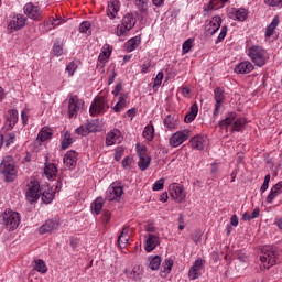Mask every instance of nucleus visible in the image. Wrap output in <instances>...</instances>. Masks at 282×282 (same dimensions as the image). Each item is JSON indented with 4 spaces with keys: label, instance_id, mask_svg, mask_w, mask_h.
I'll return each instance as SVG.
<instances>
[{
    "label": "nucleus",
    "instance_id": "nucleus-1",
    "mask_svg": "<svg viewBox=\"0 0 282 282\" xmlns=\"http://www.w3.org/2000/svg\"><path fill=\"white\" fill-rule=\"evenodd\" d=\"M0 224L6 226L9 232H13V230H17L21 224V215L12 209H6L0 215Z\"/></svg>",
    "mask_w": 282,
    "mask_h": 282
},
{
    "label": "nucleus",
    "instance_id": "nucleus-2",
    "mask_svg": "<svg viewBox=\"0 0 282 282\" xmlns=\"http://www.w3.org/2000/svg\"><path fill=\"white\" fill-rule=\"evenodd\" d=\"M276 248L274 246H264L261 249L260 261L265 270H270L272 265H276Z\"/></svg>",
    "mask_w": 282,
    "mask_h": 282
},
{
    "label": "nucleus",
    "instance_id": "nucleus-3",
    "mask_svg": "<svg viewBox=\"0 0 282 282\" xmlns=\"http://www.w3.org/2000/svg\"><path fill=\"white\" fill-rule=\"evenodd\" d=\"M230 124H234L231 127V131H241L243 127L246 126V119L245 118H238L237 119V112H229L225 119H223L219 122L220 129H228Z\"/></svg>",
    "mask_w": 282,
    "mask_h": 282
},
{
    "label": "nucleus",
    "instance_id": "nucleus-4",
    "mask_svg": "<svg viewBox=\"0 0 282 282\" xmlns=\"http://www.w3.org/2000/svg\"><path fill=\"white\" fill-rule=\"evenodd\" d=\"M135 23L137 20L133 13H127L123 15L121 24L117 26L115 34L117 36H127V34H129V32L135 28Z\"/></svg>",
    "mask_w": 282,
    "mask_h": 282
},
{
    "label": "nucleus",
    "instance_id": "nucleus-5",
    "mask_svg": "<svg viewBox=\"0 0 282 282\" xmlns=\"http://www.w3.org/2000/svg\"><path fill=\"white\" fill-rule=\"evenodd\" d=\"M0 173L6 175V182H14L17 169L14 167V159L12 156H4L0 163Z\"/></svg>",
    "mask_w": 282,
    "mask_h": 282
},
{
    "label": "nucleus",
    "instance_id": "nucleus-6",
    "mask_svg": "<svg viewBox=\"0 0 282 282\" xmlns=\"http://www.w3.org/2000/svg\"><path fill=\"white\" fill-rule=\"evenodd\" d=\"M248 56L257 67H263L268 62V58L265 57V50L259 45L251 46L248 50Z\"/></svg>",
    "mask_w": 282,
    "mask_h": 282
},
{
    "label": "nucleus",
    "instance_id": "nucleus-7",
    "mask_svg": "<svg viewBox=\"0 0 282 282\" xmlns=\"http://www.w3.org/2000/svg\"><path fill=\"white\" fill-rule=\"evenodd\" d=\"M25 198L30 204H36L41 199V183L39 181L30 182Z\"/></svg>",
    "mask_w": 282,
    "mask_h": 282
},
{
    "label": "nucleus",
    "instance_id": "nucleus-8",
    "mask_svg": "<svg viewBox=\"0 0 282 282\" xmlns=\"http://www.w3.org/2000/svg\"><path fill=\"white\" fill-rule=\"evenodd\" d=\"M137 153L139 155L138 166L140 171H147L151 164V156L147 154V145L140 147V143H137Z\"/></svg>",
    "mask_w": 282,
    "mask_h": 282
},
{
    "label": "nucleus",
    "instance_id": "nucleus-9",
    "mask_svg": "<svg viewBox=\"0 0 282 282\" xmlns=\"http://www.w3.org/2000/svg\"><path fill=\"white\" fill-rule=\"evenodd\" d=\"M109 109V105H107V99L105 97H97L90 105V116H100V113H105Z\"/></svg>",
    "mask_w": 282,
    "mask_h": 282
},
{
    "label": "nucleus",
    "instance_id": "nucleus-10",
    "mask_svg": "<svg viewBox=\"0 0 282 282\" xmlns=\"http://www.w3.org/2000/svg\"><path fill=\"white\" fill-rule=\"evenodd\" d=\"M123 193L124 191L120 184L112 183L106 192V199L108 202H120V197H122Z\"/></svg>",
    "mask_w": 282,
    "mask_h": 282
},
{
    "label": "nucleus",
    "instance_id": "nucleus-11",
    "mask_svg": "<svg viewBox=\"0 0 282 282\" xmlns=\"http://www.w3.org/2000/svg\"><path fill=\"white\" fill-rule=\"evenodd\" d=\"M170 193L174 202H177V204H182V202L186 199V191H184V186L177 183H173L170 186Z\"/></svg>",
    "mask_w": 282,
    "mask_h": 282
},
{
    "label": "nucleus",
    "instance_id": "nucleus-12",
    "mask_svg": "<svg viewBox=\"0 0 282 282\" xmlns=\"http://www.w3.org/2000/svg\"><path fill=\"white\" fill-rule=\"evenodd\" d=\"M58 228H61V219L52 218V219L46 220L39 228V232H40V235H45L47 232H55V230H57Z\"/></svg>",
    "mask_w": 282,
    "mask_h": 282
},
{
    "label": "nucleus",
    "instance_id": "nucleus-13",
    "mask_svg": "<svg viewBox=\"0 0 282 282\" xmlns=\"http://www.w3.org/2000/svg\"><path fill=\"white\" fill-rule=\"evenodd\" d=\"M189 133L191 132L188 130H183V131L175 132L170 138V147L177 148L181 144H184V142H186V140H188Z\"/></svg>",
    "mask_w": 282,
    "mask_h": 282
},
{
    "label": "nucleus",
    "instance_id": "nucleus-14",
    "mask_svg": "<svg viewBox=\"0 0 282 282\" xmlns=\"http://www.w3.org/2000/svg\"><path fill=\"white\" fill-rule=\"evenodd\" d=\"M202 270H204V260L198 258L189 269L188 276L191 281L199 279L202 276Z\"/></svg>",
    "mask_w": 282,
    "mask_h": 282
},
{
    "label": "nucleus",
    "instance_id": "nucleus-15",
    "mask_svg": "<svg viewBox=\"0 0 282 282\" xmlns=\"http://www.w3.org/2000/svg\"><path fill=\"white\" fill-rule=\"evenodd\" d=\"M22 28H25V17H23V14L13 17L12 21L9 22L10 32H17Z\"/></svg>",
    "mask_w": 282,
    "mask_h": 282
},
{
    "label": "nucleus",
    "instance_id": "nucleus-16",
    "mask_svg": "<svg viewBox=\"0 0 282 282\" xmlns=\"http://www.w3.org/2000/svg\"><path fill=\"white\" fill-rule=\"evenodd\" d=\"M24 13L29 19H33V21H41V11H39V7H34L32 3L24 6Z\"/></svg>",
    "mask_w": 282,
    "mask_h": 282
},
{
    "label": "nucleus",
    "instance_id": "nucleus-17",
    "mask_svg": "<svg viewBox=\"0 0 282 282\" xmlns=\"http://www.w3.org/2000/svg\"><path fill=\"white\" fill-rule=\"evenodd\" d=\"M279 195H282V181L278 182L271 187L269 195L267 196V204H272Z\"/></svg>",
    "mask_w": 282,
    "mask_h": 282
},
{
    "label": "nucleus",
    "instance_id": "nucleus-18",
    "mask_svg": "<svg viewBox=\"0 0 282 282\" xmlns=\"http://www.w3.org/2000/svg\"><path fill=\"white\" fill-rule=\"evenodd\" d=\"M77 162H78V153H76V151H68V152L64 155V164H65L68 169H75Z\"/></svg>",
    "mask_w": 282,
    "mask_h": 282
},
{
    "label": "nucleus",
    "instance_id": "nucleus-19",
    "mask_svg": "<svg viewBox=\"0 0 282 282\" xmlns=\"http://www.w3.org/2000/svg\"><path fill=\"white\" fill-rule=\"evenodd\" d=\"M68 116L69 118H76L78 116V96L73 95L68 99Z\"/></svg>",
    "mask_w": 282,
    "mask_h": 282
},
{
    "label": "nucleus",
    "instance_id": "nucleus-20",
    "mask_svg": "<svg viewBox=\"0 0 282 282\" xmlns=\"http://www.w3.org/2000/svg\"><path fill=\"white\" fill-rule=\"evenodd\" d=\"M158 246H160V237L153 234L148 235V239L145 241V252H153Z\"/></svg>",
    "mask_w": 282,
    "mask_h": 282
},
{
    "label": "nucleus",
    "instance_id": "nucleus-21",
    "mask_svg": "<svg viewBox=\"0 0 282 282\" xmlns=\"http://www.w3.org/2000/svg\"><path fill=\"white\" fill-rule=\"evenodd\" d=\"M250 72H254V65H252L249 61L241 62L235 67L236 74H250Z\"/></svg>",
    "mask_w": 282,
    "mask_h": 282
},
{
    "label": "nucleus",
    "instance_id": "nucleus-22",
    "mask_svg": "<svg viewBox=\"0 0 282 282\" xmlns=\"http://www.w3.org/2000/svg\"><path fill=\"white\" fill-rule=\"evenodd\" d=\"M121 132L118 129H113L106 137L107 147H113V144H119Z\"/></svg>",
    "mask_w": 282,
    "mask_h": 282
},
{
    "label": "nucleus",
    "instance_id": "nucleus-23",
    "mask_svg": "<svg viewBox=\"0 0 282 282\" xmlns=\"http://www.w3.org/2000/svg\"><path fill=\"white\" fill-rule=\"evenodd\" d=\"M221 28V17L216 15L213 17L209 24L206 26V32H209V34H216V32Z\"/></svg>",
    "mask_w": 282,
    "mask_h": 282
},
{
    "label": "nucleus",
    "instance_id": "nucleus-24",
    "mask_svg": "<svg viewBox=\"0 0 282 282\" xmlns=\"http://www.w3.org/2000/svg\"><path fill=\"white\" fill-rule=\"evenodd\" d=\"M119 11H120V1L112 0L108 2L107 17H109V19H116Z\"/></svg>",
    "mask_w": 282,
    "mask_h": 282
},
{
    "label": "nucleus",
    "instance_id": "nucleus-25",
    "mask_svg": "<svg viewBox=\"0 0 282 282\" xmlns=\"http://www.w3.org/2000/svg\"><path fill=\"white\" fill-rule=\"evenodd\" d=\"M54 197H56V192L52 187H45L42 193V202L44 204H52L54 202Z\"/></svg>",
    "mask_w": 282,
    "mask_h": 282
},
{
    "label": "nucleus",
    "instance_id": "nucleus-26",
    "mask_svg": "<svg viewBox=\"0 0 282 282\" xmlns=\"http://www.w3.org/2000/svg\"><path fill=\"white\" fill-rule=\"evenodd\" d=\"M52 135H54L52 129L50 127H43L37 134V140L40 142H46V140H52Z\"/></svg>",
    "mask_w": 282,
    "mask_h": 282
},
{
    "label": "nucleus",
    "instance_id": "nucleus-27",
    "mask_svg": "<svg viewBox=\"0 0 282 282\" xmlns=\"http://www.w3.org/2000/svg\"><path fill=\"white\" fill-rule=\"evenodd\" d=\"M191 147L192 149H196V151H203L204 149V142H206V139L202 135H196L191 139Z\"/></svg>",
    "mask_w": 282,
    "mask_h": 282
},
{
    "label": "nucleus",
    "instance_id": "nucleus-28",
    "mask_svg": "<svg viewBox=\"0 0 282 282\" xmlns=\"http://www.w3.org/2000/svg\"><path fill=\"white\" fill-rule=\"evenodd\" d=\"M140 43H142V40L140 39V36H134L126 43L124 47L127 52H133L138 50V46L140 45Z\"/></svg>",
    "mask_w": 282,
    "mask_h": 282
},
{
    "label": "nucleus",
    "instance_id": "nucleus-29",
    "mask_svg": "<svg viewBox=\"0 0 282 282\" xmlns=\"http://www.w3.org/2000/svg\"><path fill=\"white\" fill-rule=\"evenodd\" d=\"M142 276H144V269L140 264H137L133 267L130 279H133V281H142Z\"/></svg>",
    "mask_w": 282,
    "mask_h": 282
},
{
    "label": "nucleus",
    "instance_id": "nucleus-30",
    "mask_svg": "<svg viewBox=\"0 0 282 282\" xmlns=\"http://www.w3.org/2000/svg\"><path fill=\"white\" fill-rule=\"evenodd\" d=\"M197 113H199V107L197 106V104H193L191 106V111L185 116V122L187 124H191V122H193V120L197 118Z\"/></svg>",
    "mask_w": 282,
    "mask_h": 282
},
{
    "label": "nucleus",
    "instance_id": "nucleus-31",
    "mask_svg": "<svg viewBox=\"0 0 282 282\" xmlns=\"http://www.w3.org/2000/svg\"><path fill=\"white\" fill-rule=\"evenodd\" d=\"M162 265V258L160 256H152L148 258V267L150 270H159Z\"/></svg>",
    "mask_w": 282,
    "mask_h": 282
},
{
    "label": "nucleus",
    "instance_id": "nucleus-32",
    "mask_svg": "<svg viewBox=\"0 0 282 282\" xmlns=\"http://www.w3.org/2000/svg\"><path fill=\"white\" fill-rule=\"evenodd\" d=\"M279 28V15H275L272 22L265 29V37L270 39L274 34V31Z\"/></svg>",
    "mask_w": 282,
    "mask_h": 282
},
{
    "label": "nucleus",
    "instance_id": "nucleus-33",
    "mask_svg": "<svg viewBox=\"0 0 282 282\" xmlns=\"http://www.w3.org/2000/svg\"><path fill=\"white\" fill-rule=\"evenodd\" d=\"M163 124L170 131H173V129H177V119H175V117L172 115H167L163 120Z\"/></svg>",
    "mask_w": 282,
    "mask_h": 282
},
{
    "label": "nucleus",
    "instance_id": "nucleus-34",
    "mask_svg": "<svg viewBox=\"0 0 282 282\" xmlns=\"http://www.w3.org/2000/svg\"><path fill=\"white\" fill-rule=\"evenodd\" d=\"M58 169L54 163L45 164L44 175H46L47 180H52V177L56 176Z\"/></svg>",
    "mask_w": 282,
    "mask_h": 282
},
{
    "label": "nucleus",
    "instance_id": "nucleus-35",
    "mask_svg": "<svg viewBox=\"0 0 282 282\" xmlns=\"http://www.w3.org/2000/svg\"><path fill=\"white\" fill-rule=\"evenodd\" d=\"M173 259L167 258L161 265V272L163 273L162 276H166V274H171V270L173 269Z\"/></svg>",
    "mask_w": 282,
    "mask_h": 282
},
{
    "label": "nucleus",
    "instance_id": "nucleus-36",
    "mask_svg": "<svg viewBox=\"0 0 282 282\" xmlns=\"http://www.w3.org/2000/svg\"><path fill=\"white\" fill-rule=\"evenodd\" d=\"M7 121L12 129V127H14L17 122H19V111H17L15 109L9 110L7 115Z\"/></svg>",
    "mask_w": 282,
    "mask_h": 282
},
{
    "label": "nucleus",
    "instance_id": "nucleus-37",
    "mask_svg": "<svg viewBox=\"0 0 282 282\" xmlns=\"http://www.w3.org/2000/svg\"><path fill=\"white\" fill-rule=\"evenodd\" d=\"M127 94H121L119 96V101L115 105L113 110L116 111V113H120V111L122 109H124V107H127Z\"/></svg>",
    "mask_w": 282,
    "mask_h": 282
},
{
    "label": "nucleus",
    "instance_id": "nucleus-38",
    "mask_svg": "<svg viewBox=\"0 0 282 282\" xmlns=\"http://www.w3.org/2000/svg\"><path fill=\"white\" fill-rule=\"evenodd\" d=\"M111 46L109 44L104 45V47L101 48V53L99 54V61L102 63V61H107V58H109V56H111Z\"/></svg>",
    "mask_w": 282,
    "mask_h": 282
},
{
    "label": "nucleus",
    "instance_id": "nucleus-39",
    "mask_svg": "<svg viewBox=\"0 0 282 282\" xmlns=\"http://www.w3.org/2000/svg\"><path fill=\"white\" fill-rule=\"evenodd\" d=\"M154 135H155V129L153 128V126H147L143 130V138H145V140L151 142Z\"/></svg>",
    "mask_w": 282,
    "mask_h": 282
},
{
    "label": "nucleus",
    "instance_id": "nucleus-40",
    "mask_svg": "<svg viewBox=\"0 0 282 282\" xmlns=\"http://www.w3.org/2000/svg\"><path fill=\"white\" fill-rule=\"evenodd\" d=\"M134 3L141 14L147 13V10H149V0H134Z\"/></svg>",
    "mask_w": 282,
    "mask_h": 282
},
{
    "label": "nucleus",
    "instance_id": "nucleus-41",
    "mask_svg": "<svg viewBox=\"0 0 282 282\" xmlns=\"http://www.w3.org/2000/svg\"><path fill=\"white\" fill-rule=\"evenodd\" d=\"M34 270L41 274H45L47 272V265L45 264V261L41 259L35 260Z\"/></svg>",
    "mask_w": 282,
    "mask_h": 282
},
{
    "label": "nucleus",
    "instance_id": "nucleus-42",
    "mask_svg": "<svg viewBox=\"0 0 282 282\" xmlns=\"http://www.w3.org/2000/svg\"><path fill=\"white\" fill-rule=\"evenodd\" d=\"M91 210L95 215H100L102 212V198L98 197L91 205Z\"/></svg>",
    "mask_w": 282,
    "mask_h": 282
},
{
    "label": "nucleus",
    "instance_id": "nucleus-43",
    "mask_svg": "<svg viewBox=\"0 0 282 282\" xmlns=\"http://www.w3.org/2000/svg\"><path fill=\"white\" fill-rule=\"evenodd\" d=\"M237 21H246L248 19V11L246 9H238L235 12Z\"/></svg>",
    "mask_w": 282,
    "mask_h": 282
},
{
    "label": "nucleus",
    "instance_id": "nucleus-44",
    "mask_svg": "<svg viewBox=\"0 0 282 282\" xmlns=\"http://www.w3.org/2000/svg\"><path fill=\"white\" fill-rule=\"evenodd\" d=\"M15 140H17V134H14V132H10L7 134V137H3V142L6 147H10V144H14Z\"/></svg>",
    "mask_w": 282,
    "mask_h": 282
},
{
    "label": "nucleus",
    "instance_id": "nucleus-45",
    "mask_svg": "<svg viewBox=\"0 0 282 282\" xmlns=\"http://www.w3.org/2000/svg\"><path fill=\"white\" fill-rule=\"evenodd\" d=\"M73 142L74 140L70 137H67V134H65V139L61 142V149H63V151H65V149H69Z\"/></svg>",
    "mask_w": 282,
    "mask_h": 282
},
{
    "label": "nucleus",
    "instance_id": "nucleus-46",
    "mask_svg": "<svg viewBox=\"0 0 282 282\" xmlns=\"http://www.w3.org/2000/svg\"><path fill=\"white\" fill-rule=\"evenodd\" d=\"M214 98L216 102H224V91L221 90L220 87L214 90Z\"/></svg>",
    "mask_w": 282,
    "mask_h": 282
},
{
    "label": "nucleus",
    "instance_id": "nucleus-47",
    "mask_svg": "<svg viewBox=\"0 0 282 282\" xmlns=\"http://www.w3.org/2000/svg\"><path fill=\"white\" fill-rule=\"evenodd\" d=\"M78 69V64L76 62H70L67 66H66V72H68L69 76H74L75 72Z\"/></svg>",
    "mask_w": 282,
    "mask_h": 282
},
{
    "label": "nucleus",
    "instance_id": "nucleus-48",
    "mask_svg": "<svg viewBox=\"0 0 282 282\" xmlns=\"http://www.w3.org/2000/svg\"><path fill=\"white\" fill-rule=\"evenodd\" d=\"M75 133H77V135H83V137L89 135V128L87 127V124L80 126L75 130Z\"/></svg>",
    "mask_w": 282,
    "mask_h": 282
},
{
    "label": "nucleus",
    "instance_id": "nucleus-49",
    "mask_svg": "<svg viewBox=\"0 0 282 282\" xmlns=\"http://www.w3.org/2000/svg\"><path fill=\"white\" fill-rule=\"evenodd\" d=\"M192 47H193V39H187L183 43V54H188Z\"/></svg>",
    "mask_w": 282,
    "mask_h": 282
},
{
    "label": "nucleus",
    "instance_id": "nucleus-50",
    "mask_svg": "<svg viewBox=\"0 0 282 282\" xmlns=\"http://www.w3.org/2000/svg\"><path fill=\"white\" fill-rule=\"evenodd\" d=\"M53 53L55 56H63V44H61L58 41L53 46Z\"/></svg>",
    "mask_w": 282,
    "mask_h": 282
},
{
    "label": "nucleus",
    "instance_id": "nucleus-51",
    "mask_svg": "<svg viewBox=\"0 0 282 282\" xmlns=\"http://www.w3.org/2000/svg\"><path fill=\"white\" fill-rule=\"evenodd\" d=\"M117 243L119 246V248H127V243H129V237L127 236H119Z\"/></svg>",
    "mask_w": 282,
    "mask_h": 282
},
{
    "label": "nucleus",
    "instance_id": "nucleus-52",
    "mask_svg": "<svg viewBox=\"0 0 282 282\" xmlns=\"http://www.w3.org/2000/svg\"><path fill=\"white\" fill-rule=\"evenodd\" d=\"M226 34H228V26L224 25V26H221L220 33L216 40V44L221 43V41H224V39H226Z\"/></svg>",
    "mask_w": 282,
    "mask_h": 282
},
{
    "label": "nucleus",
    "instance_id": "nucleus-53",
    "mask_svg": "<svg viewBox=\"0 0 282 282\" xmlns=\"http://www.w3.org/2000/svg\"><path fill=\"white\" fill-rule=\"evenodd\" d=\"M122 155H124V148L118 147L115 150V160H116V162H120V160H122Z\"/></svg>",
    "mask_w": 282,
    "mask_h": 282
},
{
    "label": "nucleus",
    "instance_id": "nucleus-54",
    "mask_svg": "<svg viewBox=\"0 0 282 282\" xmlns=\"http://www.w3.org/2000/svg\"><path fill=\"white\" fill-rule=\"evenodd\" d=\"M202 235L204 234L199 229L195 230L192 234V240L194 241V243H199V241H202Z\"/></svg>",
    "mask_w": 282,
    "mask_h": 282
},
{
    "label": "nucleus",
    "instance_id": "nucleus-55",
    "mask_svg": "<svg viewBox=\"0 0 282 282\" xmlns=\"http://www.w3.org/2000/svg\"><path fill=\"white\" fill-rule=\"evenodd\" d=\"M91 28V23L89 21H84L79 25V32L82 34H86V32Z\"/></svg>",
    "mask_w": 282,
    "mask_h": 282
},
{
    "label": "nucleus",
    "instance_id": "nucleus-56",
    "mask_svg": "<svg viewBox=\"0 0 282 282\" xmlns=\"http://www.w3.org/2000/svg\"><path fill=\"white\" fill-rule=\"evenodd\" d=\"M164 78V73L160 72L158 73L156 77L154 78V84H153V89H155V87H160V85H162V80Z\"/></svg>",
    "mask_w": 282,
    "mask_h": 282
},
{
    "label": "nucleus",
    "instance_id": "nucleus-57",
    "mask_svg": "<svg viewBox=\"0 0 282 282\" xmlns=\"http://www.w3.org/2000/svg\"><path fill=\"white\" fill-rule=\"evenodd\" d=\"M163 188H164V178H160L152 186V191H163Z\"/></svg>",
    "mask_w": 282,
    "mask_h": 282
},
{
    "label": "nucleus",
    "instance_id": "nucleus-58",
    "mask_svg": "<svg viewBox=\"0 0 282 282\" xmlns=\"http://www.w3.org/2000/svg\"><path fill=\"white\" fill-rule=\"evenodd\" d=\"M86 126L88 127L89 133H96V131H98V123H96V121L86 123Z\"/></svg>",
    "mask_w": 282,
    "mask_h": 282
},
{
    "label": "nucleus",
    "instance_id": "nucleus-59",
    "mask_svg": "<svg viewBox=\"0 0 282 282\" xmlns=\"http://www.w3.org/2000/svg\"><path fill=\"white\" fill-rule=\"evenodd\" d=\"M102 219H104L105 226H107V225L109 224V221L111 220V212H109V210H104V213H102Z\"/></svg>",
    "mask_w": 282,
    "mask_h": 282
},
{
    "label": "nucleus",
    "instance_id": "nucleus-60",
    "mask_svg": "<svg viewBox=\"0 0 282 282\" xmlns=\"http://www.w3.org/2000/svg\"><path fill=\"white\" fill-rule=\"evenodd\" d=\"M131 164H133V158H131V156H126V158L122 160V166H123V169H129V166H131Z\"/></svg>",
    "mask_w": 282,
    "mask_h": 282
},
{
    "label": "nucleus",
    "instance_id": "nucleus-61",
    "mask_svg": "<svg viewBox=\"0 0 282 282\" xmlns=\"http://www.w3.org/2000/svg\"><path fill=\"white\" fill-rule=\"evenodd\" d=\"M264 3L271 8H276V6H281L282 0H264Z\"/></svg>",
    "mask_w": 282,
    "mask_h": 282
},
{
    "label": "nucleus",
    "instance_id": "nucleus-62",
    "mask_svg": "<svg viewBox=\"0 0 282 282\" xmlns=\"http://www.w3.org/2000/svg\"><path fill=\"white\" fill-rule=\"evenodd\" d=\"M149 67H151V61L143 62L141 74H147V72H149Z\"/></svg>",
    "mask_w": 282,
    "mask_h": 282
},
{
    "label": "nucleus",
    "instance_id": "nucleus-63",
    "mask_svg": "<svg viewBox=\"0 0 282 282\" xmlns=\"http://www.w3.org/2000/svg\"><path fill=\"white\" fill-rule=\"evenodd\" d=\"M120 91H122V84H117L115 89L112 90V95L115 97H118L120 95Z\"/></svg>",
    "mask_w": 282,
    "mask_h": 282
},
{
    "label": "nucleus",
    "instance_id": "nucleus-64",
    "mask_svg": "<svg viewBox=\"0 0 282 282\" xmlns=\"http://www.w3.org/2000/svg\"><path fill=\"white\" fill-rule=\"evenodd\" d=\"M147 232H155V226L153 224L149 223L145 225Z\"/></svg>",
    "mask_w": 282,
    "mask_h": 282
}]
</instances>
